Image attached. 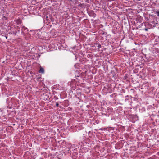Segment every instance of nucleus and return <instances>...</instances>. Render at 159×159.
Here are the masks:
<instances>
[{"label": "nucleus", "instance_id": "obj_7", "mask_svg": "<svg viewBox=\"0 0 159 159\" xmlns=\"http://www.w3.org/2000/svg\"><path fill=\"white\" fill-rule=\"evenodd\" d=\"M97 47L98 48H101V45L100 44H99L98 46H97Z\"/></svg>", "mask_w": 159, "mask_h": 159}, {"label": "nucleus", "instance_id": "obj_3", "mask_svg": "<svg viewBox=\"0 0 159 159\" xmlns=\"http://www.w3.org/2000/svg\"><path fill=\"white\" fill-rule=\"evenodd\" d=\"M153 12L154 14L157 15V16H159V11L154 10Z\"/></svg>", "mask_w": 159, "mask_h": 159}, {"label": "nucleus", "instance_id": "obj_9", "mask_svg": "<svg viewBox=\"0 0 159 159\" xmlns=\"http://www.w3.org/2000/svg\"><path fill=\"white\" fill-rule=\"evenodd\" d=\"M6 39H7V36H6Z\"/></svg>", "mask_w": 159, "mask_h": 159}, {"label": "nucleus", "instance_id": "obj_8", "mask_svg": "<svg viewBox=\"0 0 159 159\" xmlns=\"http://www.w3.org/2000/svg\"><path fill=\"white\" fill-rule=\"evenodd\" d=\"M145 30L147 31V30H147V29H145Z\"/></svg>", "mask_w": 159, "mask_h": 159}, {"label": "nucleus", "instance_id": "obj_5", "mask_svg": "<svg viewBox=\"0 0 159 159\" xmlns=\"http://www.w3.org/2000/svg\"><path fill=\"white\" fill-rule=\"evenodd\" d=\"M56 106L57 107H58L59 106V103L58 102H56Z\"/></svg>", "mask_w": 159, "mask_h": 159}, {"label": "nucleus", "instance_id": "obj_4", "mask_svg": "<svg viewBox=\"0 0 159 159\" xmlns=\"http://www.w3.org/2000/svg\"><path fill=\"white\" fill-rule=\"evenodd\" d=\"M107 111H109L108 112H109L112 111L113 109L112 108H111V107H109L107 108Z\"/></svg>", "mask_w": 159, "mask_h": 159}, {"label": "nucleus", "instance_id": "obj_2", "mask_svg": "<svg viewBox=\"0 0 159 159\" xmlns=\"http://www.w3.org/2000/svg\"><path fill=\"white\" fill-rule=\"evenodd\" d=\"M39 72V73H41L42 74H43L44 73V69L42 67H40Z\"/></svg>", "mask_w": 159, "mask_h": 159}, {"label": "nucleus", "instance_id": "obj_1", "mask_svg": "<svg viewBox=\"0 0 159 159\" xmlns=\"http://www.w3.org/2000/svg\"><path fill=\"white\" fill-rule=\"evenodd\" d=\"M28 31V30L27 28L24 26L22 27V34H27Z\"/></svg>", "mask_w": 159, "mask_h": 159}, {"label": "nucleus", "instance_id": "obj_6", "mask_svg": "<svg viewBox=\"0 0 159 159\" xmlns=\"http://www.w3.org/2000/svg\"><path fill=\"white\" fill-rule=\"evenodd\" d=\"M16 22H17V23H21L20 20H17V21Z\"/></svg>", "mask_w": 159, "mask_h": 159}]
</instances>
